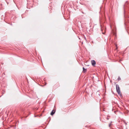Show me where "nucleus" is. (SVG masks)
<instances>
[{
    "mask_svg": "<svg viewBox=\"0 0 129 129\" xmlns=\"http://www.w3.org/2000/svg\"><path fill=\"white\" fill-rule=\"evenodd\" d=\"M116 88L117 92L119 94H120V90L119 85L118 84L116 85Z\"/></svg>",
    "mask_w": 129,
    "mask_h": 129,
    "instance_id": "1",
    "label": "nucleus"
},
{
    "mask_svg": "<svg viewBox=\"0 0 129 129\" xmlns=\"http://www.w3.org/2000/svg\"><path fill=\"white\" fill-rule=\"evenodd\" d=\"M91 63L92 64V65L93 66H95V64L96 62L94 60H92L91 61Z\"/></svg>",
    "mask_w": 129,
    "mask_h": 129,
    "instance_id": "2",
    "label": "nucleus"
},
{
    "mask_svg": "<svg viewBox=\"0 0 129 129\" xmlns=\"http://www.w3.org/2000/svg\"><path fill=\"white\" fill-rule=\"evenodd\" d=\"M55 110H53L51 113V115H53L55 113Z\"/></svg>",
    "mask_w": 129,
    "mask_h": 129,
    "instance_id": "3",
    "label": "nucleus"
},
{
    "mask_svg": "<svg viewBox=\"0 0 129 129\" xmlns=\"http://www.w3.org/2000/svg\"><path fill=\"white\" fill-rule=\"evenodd\" d=\"M83 72L84 73H85L86 72L87 69H85L84 67H83Z\"/></svg>",
    "mask_w": 129,
    "mask_h": 129,
    "instance_id": "4",
    "label": "nucleus"
},
{
    "mask_svg": "<svg viewBox=\"0 0 129 129\" xmlns=\"http://www.w3.org/2000/svg\"><path fill=\"white\" fill-rule=\"evenodd\" d=\"M118 80H121V78L120 77H119L117 79Z\"/></svg>",
    "mask_w": 129,
    "mask_h": 129,
    "instance_id": "5",
    "label": "nucleus"
},
{
    "mask_svg": "<svg viewBox=\"0 0 129 129\" xmlns=\"http://www.w3.org/2000/svg\"><path fill=\"white\" fill-rule=\"evenodd\" d=\"M115 46H116V49H118V48H117V44H116L115 45Z\"/></svg>",
    "mask_w": 129,
    "mask_h": 129,
    "instance_id": "6",
    "label": "nucleus"
},
{
    "mask_svg": "<svg viewBox=\"0 0 129 129\" xmlns=\"http://www.w3.org/2000/svg\"><path fill=\"white\" fill-rule=\"evenodd\" d=\"M27 8H29V9L30 8H29V6H28V5L27 6Z\"/></svg>",
    "mask_w": 129,
    "mask_h": 129,
    "instance_id": "7",
    "label": "nucleus"
},
{
    "mask_svg": "<svg viewBox=\"0 0 129 129\" xmlns=\"http://www.w3.org/2000/svg\"><path fill=\"white\" fill-rule=\"evenodd\" d=\"M107 120H108L109 119V118H107Z\"/></svg>",
    "mask_w": 129,
    "mask_h": 129,
    "instance_id": "8",
    "label": "nucleus"
},
{
    "mask_svg": "<svg viewBox=\"0 0 129 129\" xmlns=\"http://www.w3.org/2000/svg\"><path fill=\"white\" fill-rule=\"evenodd\" d=\"M125 123L126 125L127 124V123Z\"/></svg>",
    "mask_w": 129,
    "mask_h": 129,
    "instance_id": "9",
    "label": "nucleus"
},
{
    "mask_svg": "<svg viewBox=\"0 0 129 129\" xmlns=\"http://www.w3.org/2000/svg\"><path fill=\"white\" fill-rule=\"evenodd\" d=\"M110 126V124L109 125V126Z\"/></svg>",
    "mask_w": 129,
    "mask_h": 129,
    "instance_id": "10",
    "label": "nucleus"
}]
</instances>
